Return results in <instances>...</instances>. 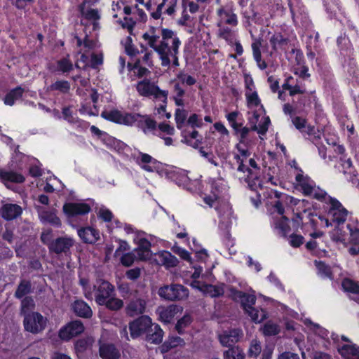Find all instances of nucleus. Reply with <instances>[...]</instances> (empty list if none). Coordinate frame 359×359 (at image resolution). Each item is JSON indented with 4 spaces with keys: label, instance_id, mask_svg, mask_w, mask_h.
<instances>
[{
    "label": "nucleus",
    "instance_id": "obj_44",
    "mask_svg": "<svg viewBox=\"0 0 359 359\" xmlns=\"http://www.w3.org/2000/svg\"><path fill=\"white\" fill-rule=\"evenodd\" d=\"M177 79L180 81L179 83L180 84L189 86H193L196 83V79L194 76L189 75L184 72H180L177 74Z\"/></svg>",
    "mask_w": 359,
    "mask_h": 359
},
{
    "label": "nucleus",
    "instance_id": "obj_54",
    "mask_svg": "<svg viewBox=\"0 0 359 359\" xmlns=\"http://www.w3.org/2000/svg\"><path fill=\"white\" fill-rule=\"evenodd\" d=\"M245 95L248 104H252L256 107L260 104V100L256 91H254L251 93H246Z\"/></svg>",
    "mask_w": 359,
    "mask_h": 359
},
{
    "label": "nucleus",
    "instance_id": "obj_39",
    "mask_svg": "<svg viewBox=\"0 0 359 359\" xmlns=\"http://www.w3.org/2000/svg\"><path fill=\"white\" fill-rule=\"evenodd\" d=\"M245 356L243 351L238 346L229 347L226 351V359H244Z\"/></svg>",
    "mask_w": 359,
    "mask_h": 359
},
{
    "label": "nucleus",
    "instance_id": "obj_18",
    "mask_svg": "<svg viewBox=\"0 0 359 359\" xmlns=\"http://www.w3.org/2000/svg\"><path fill=\"white\" fill-rule=\"evenodd\" d=\"M99 354L102 359H119V350L113 344L104 343L100 346Z\"/></svg>",
    "mask_w": 359,
    "mask_h": 359
},
{
    "label": "nucleus",
    "instance_id": "obj_59",
    "mask_svg": "<svg viewBox=\"0 0 359 359\" xmlns=\"http://www.w3.org/2000/svg\"><path fill=\"white\" fill-rule=\"evenodd\" d=\"M181 45V41L180 40L179 37L175 36L173 38L172 42V46L170 47V51L169 52V55L170 54L171 56H175L177 55L179 53V48Z\"/></svg>",
    "mask_w": 359,
    "mask_h": 359
},
{
    "label": "nucleus",
    "instance_id": "obj_53",
    "mask_svg": "<svg viewBox=\"0 0 359 359\" xmlns=\"http://www.w3.org/2000/svg\"><path fill=\"white\" fill-rule=\"evenodd\" d=\"M131 69H135L137 70V76L139 78H142L144 76L147 75L148 73H149V71L147 68L142 67L140 65V60L137 59L133 65V67Z\"/></svg>",
    "mask_w": 359,
    "mask_h": 359
},
{
    "label": "nucleus",
    "instance_id": "obj_60",
    "mask_svg": "<svg viewBox=\"0 0 359 359\" xmlns=\"http://www.w3.org/2000/svg\"><path fill=\"white\" fill-rule=\"evenodd\" d=\"M35 0H15L13 5L18 10H25L28 5L32 4Z\"/></svg>",
    "mask_w": 359,
    "mask_h": 359
},
{
    "label": "nucleus",
    "instance_id": "obj_25",
    "mask_svg": "<svg viewBox=\"0 0 359 359\" xmlns=\"http://www.w3.org/2000/svg\"><path fill=\"white\" fill-rule=\"evenodd\" d=\"M341 355L346 359H358L359 347L355 344H345L339 349Z\"/></svg>",
    "mask_w": 359,
    "mask_h": 359
},
{
    "label": "nucleus",
    "instance_id": "obj_58",
    "mask_svg": "<svg viewBox=\"0 0 359 359\" xmlns=\"http://www.w3.org/2000/svg\"><path fill=\"white\" fill-rule=\"evenodd\" d=\"M174 252L177 255H178L183 260L187 261L189 263L192 262V259L190 255V253L187 250L178 247L177 248L176 250H174Z\"/></svg>",
    "mask_w": 359,
    "mask_h": 359
},
{
    "label": "nucleus",
    "instance_id": "obj_35",
    "mask_svg": "<svg viewBox=\"0 0 359 359\" xmlns=\"http://www.w3.org/2000/svg\"><path fill=\"white\" fill-rule=\"evenodd\" d=\"M270 43L273 50H277V47L284 48L286 46L290 40L288 38L284 37L280 33H276L270 39Z\"/></svg>",
    "mask_w": 359,
    "mask_h": 359
},
{
    "label": "nucleus",
    "instance_id": "obj_3",
    "mask_svg": "<svg viewBox=\"0 0 359 359\" xmlns=\"http://www.w3.org/2000/svg\"><path fill=\"white\" fill-rule=\"evenodd\" d=\"M41 241L48 247L50 253L56 255L70 254L71 248L74 245V240L67 236L53 238V230L48 229L41 234Z\"/></svg>",
    "mask_w": 359,
    "mask_h": 359
},
{
    "label": "nucleus",
    "instance_id": "obj_1",
    "mask_svg": "<svg viewBox=\"0 0 359 359\" xmlns=\"http://www.w3.org/2000/svg\"><path fill=\"white\" fill-rule=\"evenodd\" d=\"M227 290L229 297L233 301L240 302L245 313L248 315L252 322L259 323L267 318L266 311L261 309L260 314H259V310L253 306L256 302V297L254 294L237 290L233 287H228Z\"/></svg>",
    "mask_w": 359,
    "mask_h": 359
},
{
    "label": "nucleus",
    "instance_id": "obj_36",
    "mask_svg": "<svg viewBox=\"0 0 359 359\" xmlns=\"http://www.w3.org/2000/svg\"><path fill=\"white\" fill-rule=\"evenodd\" d=\"M100 306H104L110 311H116L120 310L123 306V301L121 299L114 297L111 296L109 299L104 300V302Z\"/></svg>",
    "mask_w": 359,
    "mask_h": 359
},
{
    "label": "nucleus",
    "instance_id": "obj_6",
    "mask_svg": "<svg viewBox=\"0 0 359 359\" xmlns=\"http://www.w3.org/2000/svg\"><path fill=\"white\" fill-rule=\"evenodd\" d=\"M158 295L168 301H181L189 297V290L181 284H171L161 287L158 292Z\"/></svg>",
    "mask_w": 359,
    "mask_h": 359
},
{
    "label": "nucleus",
    "instance_id": "obj_29",
    "mask_svg": "<svg viewBox=\"0 0 359 359\" xmlns=\"http://www.w3.org/2000/svg\"><path fill=\"white\" fill-rule=\"evenodd\" d=\"M74 69V65L68 57H62L56 62L55 72L62 74H69Z\"/></svg>",
    "mask_w": 359,
    "mask_h": 359
},
{
    "label": "nucleus",
    "instance_id": "obj_31",
    "mask_svg": "<svg viewBox=\"0 0 359 359\" xmlns=\"http://www.w3.org/2000/svg\"><path fill=\"white\" fill-rule=\"evenodd\" d=\"M157 161L154 158L151 156H150L148 154L140 152L139 156L137 158V163L138 164H144L142 168L148 171L151 172L153 171V168L151 166H150L149 164H156Z\"/></svg>",
    "mask_w": 359,
    "mask_h": 359
},
{
    "label": "nucleus",
    "instance_id": "obj_43",
    "mask_svg": "<svg viewBox=\"0 0 359 359\" xmlns=\"http://www.w3.org/2000/svg\"><path fill=\"white\" fill-rule=\"evenodd\" d=\"M262 330L263 334L266 336H274L279 334L280 332V327L271 321L266 323Z\"/></svg>",
    "mask_w": 359,
    "mask_h": 359
},
{
    "label": "nucleus",
    "instance_id": "obj_42",
    "mask_svg": "<svg viewBox=\"0 0 359 359\" xmlns=\"http://www.w3.org/2000/svg\"><path fill=\"white\" fill-rule=\"evenodd\" d=\"M187 117V112L182 109L177 108L175 112V119L178 129H182L185 123Z\"/></svg>",
    "mask_w": 359,
    "mask_h": 359
},
{
    "label": "nucleus",
    "instance_id": "obj_14",
    "mask_svg": "<svg viewBox=\"0 0 359 359\" xmlns=\"http://www.w3.org/2000/svg\"><path fill=\"white\" fill-rule=\"evenodd\" d=\"M72 309L78 317L90 318L93 311L90 306L82 299H76L72 304Z\"/></svg>",
    "mask_w": 359,
    "mask_h": 359
},
{
    "label": "nucleus",
    "instance_id": "obj_50",
    "mask_svg": "<svg viewBox=\"0 0 359 359\" xmlns=\"http://www.w3.org/2000/svg\"><path fill=\"white\" fill-rule=\"evenodd\" d=\"M205 292L209 294L212 297H217L223 294L224 292L222 288L213 285H205Z\"/></svg>",
    "mask_w": 359,
    "mask_h": 359
},
{
    "label": "nucleus",
    "instance_id": "obj_11",
    "mask_svg": "<svg viewBox=\"0 0 359 359\" xmlns=\"http://www.w3.org/2000/svg\"><path fill=\"white\" fill-rule=\"evenodd\" d=\"M224 189V180L222 177L214 180L211 183L212 195L206 196L203 198L204 202L210 207H212L214 202L222 196Z\"/></svg>",
    "mask_w": 359,
    "mask_h": 359
},
{
    "label": "nucleus",
    "instance_id": "obj_52",
    "mask_svg": "<svg viewBox=\"0 0 359 359\" xmlns=\"http://www.w3.org/2000/svg\"><path fill=\"white\" fill-rule=\"evenodd\" d=\"M304 238L299 234L292 233L289 236V243L294 248H298L304 243Z\"/></svg>",
    "mask_w": 359,
    "mask_h": 359
},
{
    "label": "nucleus",
    "instance_id": "obj_47",
    "mask_svg": "<svg viewBox=\"0 0 359 359\" xmlns=\"http://www.w3.org/2000/svg\"><path fill=\"white\" fill-rule=\"evenodd\" d=\"M348 215V210L346 208L335 210L333 212V222L338 224H343Z\"/></svg>",
    "mask_w": 359,
    "mask_h": 359
},
{
    "label": "nucleus",
    "instance_id": "obj_13",
    "mask_svg": "<svg viewBox=\"0 0 359 359\" xmlns=\"http://www.w3.org/2000/svg\"><path fill=\"white\" fill-rule=\"evenodd\" d=\"M78 235L83 243L89 244H94L100 238L99 230L91 226L79 229Z\"/></svg>",
    "mask_w": 359,
    "mask_h": 359
},
{
    "label": "nucleus",
    "instance_id": "obj_26",
    "mask_svg": "<svg viewBox=\"0 0 359 359\" xmlns=\"http://www.w3.org/2000/svg\"><path fill=\"white\" fill-rule=\"evenodd\" d=\"M32 292V283L29 280L22 279L19 283L14 293L15 298L20 299Z\"/></svg>",
    "mask_w": 359,
    "mask_h": 359
},
{
    "label": "nucleus",
    "instance_id": "obj_15",
    "mask_svg": "<svg viewBox=\"0 0 359 359\" xmlns=\"http://www.w3.org/2000/svg\"><path fill=\"white\" fill-rule=\"evenodd\" d=\"M146 302L142 299L131 300L126 307V313L130 317L141 315L146 309Z\"/></svg>",
    "mask_w": 359,
    "mask_h": 359
},
{
    "label": "nucleus",
    "instance_id": "obj_12",
    "mask_svg": "<svg viewBox=\"0 0 359 359\" xmlns=\"http://www.w3.org/2000/svg\"><path fill=\"white\" fill-rule=\"evenodd\" d=\"M22 213V209L18 204L6 203L0 208L1 217L6 221L13 220L20 217Z\"/></svg>",
    "mask_w": 359,
    "mask_h": 359
},
{
    "label": "nucleus",
    "instance_id": "obj_32",
    "mask_svg": "<svg viewBox=\"0 0 359 359\" xmlns=\"http://www.w3.org/2000/svg\"><path fill=\"white\" fill-rule=\"evenodd\" d=\"M41 220L43 222H48L55 227H60L62 222L56 214L51 211H43L40 215Z\"/></svg>",
    "mask_w": 359,
    "mask_h": 359
},
{
    "label": "nucleus",
    "instance_id": "obj_5",
    "mask_svg": "<svg viewBox=\"0 0 359 359\" xmlns=\"http://www.w3.org/2000/svg\"><path fill=\"white\" fill-rule=\"evenodd\" d=\"M48 319L37 311L27 313L23 316V326L26 332L33 334L42 332L46 327Z\"/></svg>",
    "mask_w": 359,
    "mask_h": 359
},
{
    "label": "nucleus",
    "instance_id": "obj_8",
    "mask_svg": "<svg viewBox=\"0 0 359 359\" xmlns=\"http://www.w3.org/2000/svg\"><path fill=\"white\" fill-rule=\"evenodd\" d=\"M153 325L151 318L145 315H142L137 318L129 323L128 329L130 337L133 339H137L143 334H147L148 331H151Z\"/></svg>",
    "mask_w": 359,
    "mask_h": 359
},
{
    "label": "nucleus",
    "instance_id": "obj_20",
    "mask_svg": "<svg viewBox=\"0 0 359 359\" xmlns=\"http://www.w3.org/2000/svg\"><path fill=\"white\" fill-rule=\"evenodd\" d=\"M182 310V307L174 304L163 307L159 311V318L165 323H170Z\"/></svg>",
    "mask_w": 359,
    "mask_h": 359
},
{
    "label": "nucleus",
    "instance_id": "obj_38",
    "mask_svg": "<svg viewBox=\"0 0 359 359\" xmlns=\"http://www.w3.org/2000/svg\"><path fill=\"white\" fill-rule=\"evenodd\" d=\"M288 218L286 216H282L280 219H279L275 223L276 229H278L280 231V233L282 236L286 237L287 234L290 231V226L288 224Z\"/></svg>",
    "mask_w": 359,
    "mask_h": 359
},
{
    "label": "nucleus",
    "instance_id": "obj_30",
    "mask_svg": "<svg viewBox=\"0 0 359 359\" xmlns=\"http://www.w3.org/2000/svg\"><path fill=\"white\" fill-rule=\"evenodd\" d=\"M243 335V332L239 328L229 330L227 333L226 332V347L233 346V344L238 342Z\"/></svg>",
    "mask_w": 359,
    "mask_h": 359
},
{
    "label": "nucleus",
    "instance_id": "obj_62",
    "mask_svg": "<svg viewBox=\"0 0 359 359\" xmlns=\"http://www.w3.org/2000/svg\"><path fill=\"white\" fill-rule=\"evenodd\" d=\"M158 128L161 132L164 133L168 135H172L175 133L174 127L171 126L170 124L167 123L163 122L159 123Z\"/></svg>",
    "mask_w": 359,
    "mask_h": 359
},
{
    "label": "nucleus",
    "instance_id": "obj_28",
    "mask_svg": "<svg viewBox=\"0 0 359 359\" xmlns=\"http://www.w3.org/2000/svg\"><path fill=\"white\" fill-rule=\"evenodd\" d=\"M172 93V99L174 100L175 105L177 107H184V100H183V97L185 95V90L179 82L174 83Z\"/></svg>",
    "mask_w": 359,
    "mask_h": 359
},
{
    "label": "nucleus",
    "instance_id": "obj_57",
    "mask_svg": "<svg viewBox=\"0 0 359 359\" xmlns=\"http://www.w3.org/2000/svg\"><path fill=\"white\" fill-rule=\"evenodd\" d=\"M187 123L191 126V128H195L196 127L202 126V121L198 119V116L196 114H193L189 117Z\"/></svg>",
    "mask_w": 359,
    "mask_h": 359
},
{
    "label": "nucleus",
    "instance_id": "obj_56",
    "mask_svg": "<svg viewBox=\"0 0 359 359\" xmlns=\"http://www.w3.org/2000/svg\"><path fill=\"white\" fill-rule=\"evenodd\" d=\"M140 275L141 269L139 267L129 269L126 273V276L127 278L131 280H137L138 278H140Z\"/></svg>",
    "mask_w": 359,
    "mask_h": 359
},
{
    "label": "nucleus",
    "instance_id": "obj_9",
    "mask_svg": "<svg viewBox=\"0 0 359 359\" xmlns=\"http://www.w3.org/2000/svg\"><path fill=\"white\" fill-rule=\"evenodd\" d=\"M85 327L79 320L69 322L58 331V337L64 341H69L84 332Z\"/></svg>",
    "mask_w": 359,
    "mask_h": 359
},
{
    "label": "nucleus",
    "instance_id": "obj_7",
    "mask_svg": "<svg viewBox=\"0 0 359 359\" xmlns=\"http://www.w3.org/2000/svg\"><path fill=\"white\" fill-rule=\"evenodd\" d=\"M94 298L95 302L100 305L104 302V300L111 296H114V286L109 281L102 278L96 279L93 287Z\"/></svg>",
    "mask_w": 359,
    "mask_h": 359
},
{
    "label": "nucleus",
    "instance_id": "obj_61",
    "mask_svg": "<svg viewBox=\"0 0 359 359\" xmlns=\"http://www.w3.org/2000/svg\"><path fill=\"white\" fill-rule=\"evenodd\" d=\"M237 111H233L231 113H229L227 116V119L230 124L231 125L232 128L235 130V131H238L239 130V128L241 127L242 124H238L236 122V118L238 116Z\"/></svg>",
    "mask_w": 359,
    "mask_h": 359
},
{
    "label": "nucleus",
    "instance_id": "obj_40",
    "mask_svg": "<svg viewBox=\"0 0 359 359\" xmlns=\"http://www.w3.org/2000/svg\"><path fill=\"white\" fill-rule=\"evenodd\" d=\"M34 307V299L30 296L25 297L21 301L20 315L24 316L27 313H31V309Z\"/></svg>",
    "mask_w": 359,
    "mask_h": 359
},
{
    "label": "nucleus",
    "instance_id": "obj_49",
    "mask_svg": "<svg viewBox=\"0 0 359 359\" xmlns=\"http://www.w3.org/2000/svg\"><path fill=\"white\" fill-rule=\"evenodd\" d=\"M98 218L104 222H111L114 218L113 212L107 208H100L97 212Z\"/></svg>",
    "mask_w": 359,
    "mask_h": 359
},
{
    "label": "nucleus",
    "instance_id": "obj_33",
    "mask_svg": "<svg viewBox=\"0 0 359 359\" xmlns=\"http://www.w3.org/2000/svg\"><path fill=\"white\" fill-rule=\"evenodd\" d=\"M159 257L162 264L167 268L175 267L179 264L178 259L168 251H163Z\"/></svg>",
    "mask_w": 359,
    "mask_h": 359
},
{
    "label": "nucleus",
    "instance_id": "obj_22",
    "mask_svg": "<svg viewBox=\"0 0 359 359\" xmlns=\"http://www.w3.org/2000/svg\"><path fill=\"white\" fill-rule=\"evenodd\" d=\"M0 181L4 184L6 182L23 183L25 177L20 173L0 169Z\"/></svg>",
    "mask_w": 359,
    "mask_h": 359
},
{
    "label": "nucleus",
    "instance_id": "obj_10",
    "mask_svg": "<svg viewBox=\"0 0 359 359\" xmlns=\"http://www.w3.org/2000/svg\"><path fill=\"white\" fill-rule=\"evenodd\" d=\"M62 210L69 218L87 215L91 210L90 206L86 203H65Z\"/></svg>",
    "mask_w": 359,
    "mask_h": 359
},
{
    "label": "nucleus",
    "instance_id": "obj_27",
    "mask_svg": "<svg viewBox=\"0 0 359 359\" xmlns=\"http://www.w3.org/2000/svg\"><path fill=\"white\" fill-rule=\"evenodd\" d=\"M184 344V339L178 336H169L168 339L161 345L162 353H167L170 349Z\"/></svg>",
    "mask_w": 359,
    "mask_h": 359
},
{
    "label": "nucleus",
    "instance_id": "obj_34",
    "mask_svg": "<svg viewBox=\"0 0 359 359\" xmlns=\"http://www.w3.org/2000/svg\"><path fill=\"white\" fill-rule=\"evenodd\" d=\"M71 88L70 83L67 80H58L50 84L49 89L51 91H58L62 94L69 93Z\"/></svg>",
    "mask_w": 359,
    "mask_h": 359
},
{
    "label": "nucleus",
    "instance_id": "obj_46",
    "mask_svg": "<svg viewBox=\"0 0 359 359\" xmlns=\"http://www.w3.org/2000/svg\"><path fill=\"white\" fill-rule=\"evenodd\" d=\"M344 289L353 294H359V285L353 280L346 278L342 283Z\"/></svg>",
    "mask_w": 359,
    "mask_h": 359
},
{
    "label": "nucleus",
    "instance_id": "obj_63",
    "mask_svg": "<svg viewBox=\"0 0 359 359\" xmlns=\"http://www.w3.org/2000/svg\"><path fill=\"white\" fill-rule=\"evenodd\" d=\"M144 128L146 130H154L156 128V126H157L156 121L154 119L150 118L147 115H145V119L144 120Z\"/></svg>",
    "mask_w": 359,
    "mask_h": 359
},
{
    "label": "nucleus",
    "instance_id": "obj_45",
    "mask_svg": "<svg viewBox=\"0 0 359 359\" xmlns=\"http://www.w3.org/2000/svg\"><path fill=\"white\" fill-rule=\"evenodd\" d=\"M316 266L318 269V273L325 278H332V273L330 267L323 262L315 261Z\"/></svg>",
    "mask_w": 359,
    "mask_h": 359
},
{
    "label": "nucleus",
    "instance_id": "obj_41",
    "mask_svg": "<svg viewBox=\"0 0 359 359\" xmlns=\"http://www.w3.org/2000/svg\"><path fill=\"white\" fill-rule=\"evenodd\" d=\"M92 340L87 338H81L77 339L74 343V349L76 353H84L88 348L91 345Z\"/></svg>",
    "mask_w": 359,
    "mask_h": 359
},
{
    "label": "nucleus",
    "instance_id": "obj_55",
    "mask_svg": "<svg viewBox=\"0 0 359 359\" xmlns=\"http://www.w3.org/2000/svg\"><path fill=\"white\" fill-rule=\"evenodd\" d=\"M260 46H261V42L258 41L252 43V44L253 55H254L255 60H256V62L257 63H259L261 62V58H262V54H261V51L259 49Z\"/></svg>",
    "mask_w": 359,
    "mask_h": 359
},
{
    "label": "nucleus",
    "instance_id": "obj_2",
    "mask_svg": "<svg viewBox=\"0 0 359 359\" xmlns=\"http://www.w3.org/2000/svg\"><path fill=\"white\" fill-rule=\"evenodd\" d=\"M100 116L104 119L118 125L129 127L136 126L146 133L144 123L145 115H142L139 113L121 111L117 109H113L111 110L102 111Z\"/></svg>",
    "mask_w": 359,
    "mask_h": 359
},
{
    "label": "nucleus",
    "instance_id": "obj_4",
    "mask_svg": "<svg viewBox=\"0 0 359 359\" xmlns=\"http://www.w3.org/2000/svg\"><path fill=\"white\" fill-rule=\"evenodd\" d=\"M136 90L140 96L161 100L163 102L168 98V91L161 90L155 83L148 79H144L137 82Z\"/></svg>",
    "mask_w": 359,
    "mask_h": 359
},
{
    "label": "nucleus",
    "instance_id": "obj_21",
    "mask_svg": "<svg viewBox=\"0 0 359 359\" xmlns=\"http://www.w3.org/2000/svg\"><path fill=\"white\" fill-rule=\"evenodd\" d=\"M154 50L159 55V58L161 60V65L163 67H169L170 65V60L169 58L170 47L166 41L163 39L160 43L155 47Z\"/></svg>",
    "mask_w": 359,
    "mask_h": 359
},
{
    "label": "nucleus",
    "instance_id": "obj_24",
    "mask_svg": "<svg viewBox=\"0 0 359 359\" xmlns=\"http://www.w3.org/2000/svg\"><path fill=\"white\" fill-rule=\"evenodd\" d=\"M163 334L164 332L160 325L153 323L151 331H148L146 334V340L154 344H159L163 340Z\"/></svg>",
    "mask_w": 359,
    "mask_h": 359
},
{
    "label": "nucleus",
    "instance_id": "obj_48",
    "mask_svg": "<svg viewBox=\"0 0 359 359\" xmlns=\"http://www.w3.org/2000/svg\"><path fill=\"white\" fill-rule=\"evenodd\" d=\"M193 244L194 248H192V250L195 252L197 259L201 261L206 259L208 257V255L206 250L200 248L195 238L193 239Z\"/></svg>",
    "mask_w": 359,
    "mask_h": 359
},
{
    "label": "nucleus",
    "instance_id": "obj_17",
    "mask_svg": "<svg viewBox=\"0 0 359 359\" xmlns=\"http://www.w3.org/2000/svg\"><path fill=\"white\" fill-rule=\"evenodd\" d=\"M137 247L135 249L140 260H148L150 259L151 251V242L145 238H141L137 242Z\"/></svg>",
    "mask_w": 359,
    "mask_h": 359
},
{
    "label": "nucleus",
    "instance_id": "obj_51",
    "mask_svg": "<svg viewBox=\"0 0 359 359\" xmlns=\"http://www.w3.org/2000/svg\"><path fill=\"white\" fill-rule=\"evenodd\" d=\"M135 259V256L133 253L127 252L122 255L120 262L123 266L129 267L134 263Z\"/></svg>",
    "mask_w": 359,
    "mask_h": 359
},
{
    "label": "nucleus",
    "instance_id": "obj_64",
    "mask_svg": "<svg viewBox=\"0 0 359 359\" xmlns=\"http://www.w3.org/2000/svg\"><path fill=\"white\" fill-rule=\"evenodd\" d=\"M351 236L350 243L354 245H359V229H355L354 230L350 229Z\"/></svg>",
    "mask_w": 359,
    "mask_h": 359
},
{
    "label": "nucleus",
    "instance_id": "obj_23",
    "mask_svg": "<svg viewBox=\"0 0 359 359\" xmlns=\"http://www.w3.org/2000/svg\"><path fill=\"white\" fill-rule=\"evenodd\" d=\"M24 93L25 89L20 86H18L6 94L4 98V103L8 106H13L17 100L22 99Z\"/></svg>",
    "mask_w": 359,
    "mask_h": 359
},
{
    "label": "nucleus",
    "instance_id": "obj_37",
    "mask_svg": "<svg viewBox=\"0 0 359 359\" xmlns=\"http://www.w3.org/2000/svg\"><path fill=\"white\" fill-rule=\"evenodd\" d=\"M192 317L189 314H185L183 317L179 319L175 325V330L180 334H183L184 329L187 327L192 323Z\"/></svg>",
    "mask_w": 359,
    "mask_h": 359
},
{
    "label": "nucleus",
    "instance_id": "obj_16",
    "mask_svg": "<svg viewBox=\"0 0 359 359\" xmlns=\"http://www.w3.org/2000/svg\"><path fill=\"white\" fill-rule=\"evenodd\" d=\"M191 129V131L187 130L182 131V142L194 148H198L202 143V137L195 128Z\"/></svg>",
    "mask_w": 359,
    "mask_h": 359
},
{
    "label": "nucleus",
    "instance_id": "obj_19",
    "mask_svg": "<svg viewBox=\"0 0 359 359\" xmlns=\"http://www.w3.org/2000/svg\"><path fill=\"white\" fill-rule=\"evenodd\" d=\"M169 177L179 187L187 188L190 184L191 180L187 170L176 169L169 172Z\"/></svg>",
    "mask_w": 359,
    "mask_h": 359
}]
</instances>
